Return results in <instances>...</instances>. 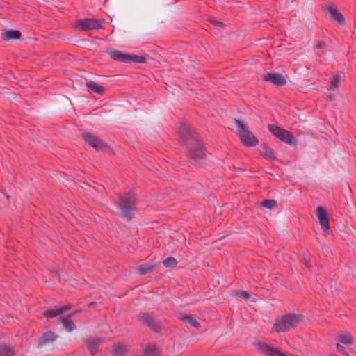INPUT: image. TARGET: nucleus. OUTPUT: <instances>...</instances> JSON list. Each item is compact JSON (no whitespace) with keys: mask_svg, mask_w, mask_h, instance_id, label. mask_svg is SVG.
<instances>
[{"mask_svg":"<svg viewBox=\"0 0 356 356\" xmlns=\"http://www.w3.org/2000/svg\"><path fill=\"white\" fill-rule=\"evenodd\" d=\"M178 134L179 144L185 147L190 163L199 167L205 164L207 148L200 136L184 123L179 125Z\"/></svg>","mask_w":356,"mask_h":356,"instance_id":"nucleus-1","label":"nucleus"},{"mask_svg":"<svg viewBox=\"0 0 356 356\" xmlns=\"http://www.w3.org/2000/svg\"><path fill=\"white\" fill-rule=\"evenodd\" d=\"M116 202L119 209L118 216L127 222L131 221L136 216L138 204V195L134 190H129L123 195H118Z\"/></svg>","mask_w":356,"mask_h":356,"instance_id":"nucleus-2","label":"nucleus"},{"mask_svg":"<svg viewBox=\"0 0 356 356\" xmlns=\"http://www.w3.org/2000/svg\"><path fill=\"white\" fill-rule=\"evenodd\" d=\"M304 315L289 313L280 317L274 323L273 330L277 332H284L295 329L303 321Z\"/></svg>","mask_w":356,"mask_h":356,"instance_id":"nucleus-3","label":"nucleus"},{"mask_svg":"<svg viewBox=\"0 0 356 356\" xmlns=\"http://www.w3.org/2000/svg\"><path fill=\"white\" fill-rule=\"evenodd\" d=\"M234 124L237 128V135L241 143L245 147H255L259 144V140L254 134L249 129L248 126L242 120L234 119Z\"/></svg>","mask_w":356,"mask_h":356,"instance_id":"nucleus-4","label":"nucleus"},{"mask_svg":"<svg viewBox=\"0 0 356 356\" xmlns=\"http://www.w3.org/2000/svg\"><path fill=\"white\" fill-rule=\"evenodd\" d=\"M136 319L141 325L147 327L154 333L161 332V322L153 312H140L136 316Z\"/></svg>","mask_w":356,"mask_h":356,"instance_id":"nucleus-5","label":"nucleus"},{"mask_svg":"<svg viewBox=\"0 0 356 356\" xmlns=\"http://www.w3.org/2000/svg\"><path fill=\"white\" fill-rule=\"evenodd\" d=\"M106 53L109 54L114 60L125 63H146L147 57L149 56L147 54L144 56L131 54L120 50H109L106 51Z\"/></svg>","mask_w":356,"mask_h":356,"instance_id":"nucleus-6","label":"nucleus"},{"mask_svg":"<svg viewBox=\"0 0 356 356\" xmlns=\"http://www.w3.org/2000/svg\"><path fill=\"white\" fill-rule=\"evenodd\" d=\"M268 129L272 135L291 146H296L298 144V139L289 131L275 124H269Z\"/></svg>","mask_w":356,"mask_h":356,"instance_id":"nucleus-7","label":"nucleus"},{"mask_svg":"<svg viewBox=\"0 0 356 356\" xmlns=\"http://www.w3.org/2000/svg\"><path fill=\"white\" fill-rule=\"evenodd\" d=\"M81 138L97 152H105L110 154H114V151L111 146L103 140L90 132L81 134Z\"/></svg>","mask_w":356,"mask_h":356,"instance_id":"nucleus-8","label":"nucleus"},{"mask_svg":"<svg viewBox=\"0 0 356 356\" xmlns=\"http://www.w3.org/2000/svg\"><path fill=\"white\" fill-rule=\"evenodd\" d=\"M321 10L326 19L337 24L339 26L346 24V19L339 10L338 7L332 2L321 6Z\"/></svg>","mask_w":356,"mask_h":356,"instance_id":"nucleus-9","label":"nucleus"},{"mask_svg":"<svg viewBox=\"0 0 356 356\" xmlns=\"http://www.w3.org/2000/svg\"><path fill=\"white\" fill-rule=\"evenodd\" d=\"M74 27L81 31L102 29V21L95 18H83L76 21Z\"/></svg>","mask_w":356,"mask_h":356,"instance_id":"nucleus-10","label":"nucleus"},{"mask_svg":"<svg viewBox=\"0 0 356 356\" xmlns=\"http://www.w3.org/2000/svg\"><path fill=\"white\" fill-rule=\"evenodd\" d=\"M315 213L321 225L322 230L327 234H332V230L330 227V218L329 213L325 206L319 205L315 209Z\"/></svg>","mask_w":356,"mask_h":356,"instance_id":"nucleus-11","label":"nucleus"},{"mask_svg":"<svg viewBox=\"0 0 356 356\" xmlns=\"http://www.w3.org/2000/svg\"><path fill=\"white\" fill-rule=\"evenodd\" d=\"M72 307L73 305L71 303L63 305L62 302H59L58 307L46 309L43 313V316L49 321L70 310Z\"/></svg>","mask_w":356,"mask_h":356,"instance_id":"nucleus-12","label":"nucleus"},{"mask_svg":"<svg viewBox=\"0 0 356 356\" xmlns=\"http://www.w3.org/2000/svg\"><path fill=\"white\" fill-rule=\"evenodd\" d=\"M262 77L264 81L272 83L274 85L278 86H283L286 85L287 82V80L284 76L282 74L278 72H267L264 74Z\"/></svg>","mask_w":356,"mask_h":356,"instance_id":"nucleus-13","label":"nucleus"},{"mask_svg":"<svg viewBox=\"0 0 356 356\" xmlns=\"http://www.w3.org/2000/svg\"><path fill=\"white\" fill-rule=\"evenodd\" d=\"M259 350L261 353L268 356H286V355L282 352L281 349L274 348L270 345L259 341L258 343Z\"/></svg>","mask_w":356,"mask_h":356,"instance_id":"nucleus-14","label":"nucleus"},{"mask_svg":"<svg viewBox=\"0 0 356 356\" xmlns=\"http://www.w3.org/2000/svg\"><path fill=\"white\" fill-rule=\"evenodd\" d=\"M83 341L90 353L93 356L97 353L103 340L99 337H89L83 339Z\"/></svg>","mask_w":356,"mask_h":356,"instance_id":"nucleus-15","label":"nucleus"},{"mask_svg":"<svg viewBox=\"0 0 356 356\" xmlns=\"http://www.w3.org/2000/svg\"><path fill=\"white\" fill-rule=\"evenodd\" d=\"M259 154L264 159L269 161H273L277 159L275 152L266 143H261L260 145Z\"/></svg>","mask_w":356,"mask_h":356,"instance_id":"nucleus-16","label":"nucleus"},{"mask_svg":"<svg viewBox=\"0 0 356 356\" xmlns=\"http://www.w3.org/2000/svg\"><path fill=\"white\" fill-rule=\"evenodd\" d=\"M157 266L154 262V259H150L147 262L139 265L137 267L136 272L138 275H143L156 269Z\"/></svg>","mask_w":356,"mask_h":356,"instance_id":"nucleus-17","label":"nucleus"},{"mask_svg":"<svg viewBox=\"0 0 356 356\" xmlns=\"http://www.w3.org/2000/svg\"><path fill=\"white\" fill-rule=\"evenodd\" d=\"M58 337V334L54 333L52 331H47L44 332L41 337H40L38 343L37 347L40 348L43 346L44 345L52 342L55 341Z\"/></svg>","mask_w":356,"mask_h":356,"instance_id":"nucleus-18","label":"nucleus"},{"mask_svg":"<svg viewBox=\"0 0 356 356\" xmlns=\"http://www.w3.org/2000/svg\"><path fill=\"white\" fill-rule=\"evenodd\" d=\"M1 35L2 40L10 41L13 40H19L22 37V33L16 29L3 30Z\"/></svg>","mask_w":356,"mask_h":356,"instance_id":"nucleus-19","label":"nucleus"},{"mask_svg":"<svg viewBox=\"0 0 356 356\" xmlns=\"http://www.w3.org/2000/svg\"><path fill=\"white\" fill-rule=\"evenodd\" d=\"M86 86L87 87L88 91L98 95L104 94L106 90L102 85H99L93 81H87L86 83Z\"/></svg>","mask_w":356,"mask_h":356,"instance_id":"nucleus-20","label":"nucleus"},{"mask_svg":"<svg viewBox=\"0 0 356 356\" xmlns=\"http://www.w3.org/2000/svg\"><path fill=\"white\" fill-rule=\"evenodd\" d=\"M180 320L185 323H188L195 328H199L200 323L196 320V316L193 314L184 315L180 318Z\"/></svg>","mask_w":356,"mask_h":356,"instance_id":"nucleus-21","label":"nucleus"},{"mask_svg":"<svg viewBox=\"0 0 356 356\" xmlns=\"http://www.w3.org/2000/svg\"><path fill=\"white\" fill-rule=\"evenodd\" d=\"M60 321L67 332H72L76 328L74 322L66 316H61Z\"/></svg>","mask_w":356,"mask_h":356,"instance_id":"nucleus-22","label":"nucleus"},{"mask_svg":"<svg viewBox=\"0 0 356 356\" xmlns=\"http://www.w3.org/2000/svg\"><path fill=\"white\" fill-rule=\"evenodd\" d=\"M127 353L126 346L123 343L113 346L111 354L113 356H124Z\"/></svg>","mask_w":356,"mask_h":356,"instance_id":"nucleus-23","label":"nucleus"},{"mask_svg":"<svg viewBox=\"0 0 356 356\" xmlns=\"http://www.w3.org/2000/svg\"><path fill=\"white\" fill-rule=\"evenodd\" d=\"M145 356H161V353L156 345H149L144 350Z\"/></svg>","mask_w":356,"mask_h":356,"instance_id":"nucleus-24","label":"nucleus"},{"mask_svg":"<svg viewBox=\"0 0 356 356\" xmlns=\"http://www.w3.org/2000/svg\"><path fill=\"white\" fill-rule=\"evenodd\" d=\"M0 356H15V351L5 343H0Z\"/></svg>","mask_w":356,"mask_h":356,"instance_id":"nucleus-25","label":"nucleus"},{"mask_svg":"<svg viewBox=\"0 0 356 356\" xmlns=\"http://www.w3.org/2000/svg\"><path fill=\"white\" fill-rule=\"evenodd\" d=\"M232 296L237 299L248 300L250 298V293L245 291H232Z\"/></svg>","mask_w":356,"mask_h":356,"instance_id":"nucleus-26","label":"nucleus"},{"mask_svg":"<svg viewBox=\"0 0 356 356\" xmlns=\"http://www.w3.org/2000/svg\"><path fill=\"white\" fill-rule=\"evenodd\" d=\"M339 341L346 345H352L354 342L353 336L351 334H343L339 335Z\"/></svg>","mask_w":356,"mask_h":356,"instance_id":"nucleus-27","label":"nucleus"},{"mask_svg":"<svg viewBox=\"0 0 356 356\" xmlns=\"http://www.w3.org/2000/svg\"><path fill=\"white\" fill-rule=\"evenodd\" d=\"M162 263L165 267L172 268L177 265L178 261L174 257L170 256L163 259Z\"/></svg>","mask_w":356,"mask_h":356,"instance_id":"nucleus-28","label":"nucleus"},{"mask_svg":"<svg viewBox=\"0 0 356 356\" xmlns=\"http://www.w3.org/2000/svg\"><path fill=\"white\" fill-rule=\"evenodd\" d=\"M277 205V202L273 199H264L260 202V206L269 209H272L273 207Z\"/></svg>","mask_w":356,"mask_h":356,"instance_id":"nucleus-29","label":"nucleus"},{"mask_svg":"<svg viewBox=\"0 0 356 356\" xmlns=\"http://www.w3.org/2000/svg\"><path fill=\"white\" fill-rule=\"evenodd\" d=\"M340 80L341 76L339 74L332 76L330 78V83L332 84V87L329 89V90H334L335 88L339 86Z\"/></svg>","mask_w":356,"mask_h":356,"instance_id":"nucleus-30","label":"nucleus"},{"mask_svg":"<svg viewBox=\"0 0 356 356\" xmlns=\"http://www.w3.org/2000/svg\"><path fill=\"white\" fill-rule=\"evenodd\" d=\"M209 22L215 25V26H217L218 27H221V28H225L226 26V25L221 21L218 20L216 17H211L209 19Z\"/></svg>","mask_w":356,"mask_h":356,"instance_id":"nucleus-31","label":"nucleus"},{"mask_svg":"<svg viewBox=\"0 0 356 356\" xmlns=\"http://www.w3.org/2000/svg\"><path fill=\"white\" fill-rule=\"evenodd\" d=\"M337 351L340 353L345 355L346 356H350V353L346 350V348L339 343L336 344Z\"/></svg>","mask_w":356,"mask_h":356,"instance_id":"nucleus-32","label":"nucleus"},{"mask_svg":"<svg viewBox=\"0 0 356 356\" xmlns=\"http://www.w3.org/2000/svg\"><path fill=\"white\" fill-rule=\"evenodd\" d=\"M300 261L302 264H303L307 268L311 269L312 268V264L310 261L307 259L305 256L300 257Z\"/></svg>","mask_w":356,"mask_h":356,"instance_id":"nucleus-33","label":"nucleus"},{"mask_svg":"<svg viewBox=\"0 0 356 356\" xmlns=\"http://www.w3.org/2000/svg\"><path fill=\"white\" fill-rule=\"evenodd\" d=\"M326 47V43L324 40L318 41L314 45L315 49H324Z\"/></svg>","mask_w":356,"mask_h":356,"instance_id":"nucleus-34","label":"nucleus"},{"mask_svg":"<svg viewBox=\"0 0 356 356\" xmlns=\"http://www.w3.org/2000/svg\"><path fill=\"white\" fill-rule=\"evenodd\" d=\"M81 311V309H75V310L72 311V312L67 314L65 316L69 318H72L75 314H76L77 313H79Z\"/></svg>","mask_w":356,"mask_h":356,"instance_id":"nucleus-35","label":"nucleus"},{"mask_svg":"<svg viewBox=\"0 0 356 356\" xmlns=\"http://www.w3.org/2000/svg\"><path fill=\"white\" fill-rule=\"evenodd\" d=\"M326 100L328 102H332L335 100L334 96L333 95H327L326 97Z\"/></svg>","mask_w":356,"mask_h":356,"instance_id":"nucleus-36","label":"nucleus"},{"mask_svg":"<svg viewBox=\"0 0 356 356\" xmlns=\"http://www.w3.org/2000/svg\"><path fill=\"white\" fill-rule=\"evenodd\" d=\"M67 176V175H66ZM68 177L71 179L72 181H74V182H77V181L76 180V179L74 177H71V176H69Z\"/></svg>","mask_w":356,"mask_h":356,"instance_id":"nucleus-37","label":"nucleus"},{"mask_svg":"<svg viewBox=\"0 0 356 356\" xmlns=\"http://www.w3.org/2000/svg\"><path fill=\"white\" fill-rule=\"evenodd\" d=\"M237 170L238 171H241V172H245V171H247L246 169H243V168H237Z\"/></svg>","mask_w":356,"mask_h":356,"instance_id":"nucleus-38","label":"nucleus"},{"mask_svg":"<svg viewBox=\"0 0 356 356\" xmlns=\"http://www.w3.org/2000/svg\"><path fill=\"white\" fill-rule=\"evenodd\" d=\"M5 197L8 200H10V195L9 194H8V193H5Z\"/></svg>","mask_w":356,"mask_h":356,"instance_id":"nucleus-39","label":"nucleus"},{"mask_svg":"<svg viewBox=\"0 0 356 356\" xmlns=\"http://www.w3.org/2000/svg\"><path fill=\"white\" fill-rule=\"evenodd\" d=\"M329 356H339V355H337L336 354H330Z\"/></svg>","mask_w":356,"mask_h":356,"instance_id":"nucleus-40","label":"nucleus"},{"mask_svg":"<svg viewBox=\"0 0 356 356\" xmlns=\"http://www.w3.org/2000/svg\"><path fill=\"white\" fill-rule=\"evenodd\" d=\"M93 304H94V302H90V303L89 304V306H92V305H93Z\"/></svg>","mask_w":356,"mask_h":356,"instance_id":"nucleus-41","label":"nucleus"},{"mask_svg":"<svg viewBox=\"0 0 356 356\" xmlns=\"http://www.w3.org/2000/svg\"><path fill=\"white\" fill-rule=\"evenodd\" d=\"M87 40H86V39H83V40H82V41H83V42H84V41H87Z\"/></svg>","mask_w":356,"mask_h":356,"instance_id":"nucleus-42","label":"nucleus"}]
</instances>
